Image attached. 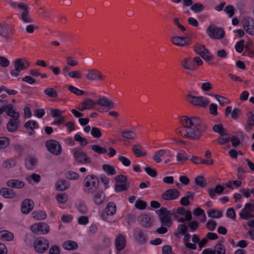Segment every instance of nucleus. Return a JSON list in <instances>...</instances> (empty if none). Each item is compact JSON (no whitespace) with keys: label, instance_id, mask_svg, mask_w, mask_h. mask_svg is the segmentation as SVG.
Segmentation results:
<instances>
[{"label":"nucleus","instance_id":"33","mask_svg":"<svg viewBox=\"0 0 254 254\" xmlns=\"http://www.w3.org/2000/svg\"><path fill=\"white\" fill-rule=\"evenodd\" d=\"M14 235L12 233L7 230L0 231V239L4 241H11L13 240Z\"/></svg>","mask_w":254,"mask_h":254},{"label":"nucleus","instance_id":"40","mask_svg":"<svg viewBox=\"0 0 254 254\" xmlns=\"http://www.w3.org/2000/svg\"><path fill=\"white\" fill-rule=\"evenodd\" d=\"M122 136L127 140H133L136 138V134L132 130H125L122 132Z\"/></svg>","mask_w":254,"mask_h":254},{"label":"nucleus","instance_id":"4","mask_svg":"<svg viewBox=\"0 0 254 254\" xmlns=\"http://www.w3.org/2000/svg\"><path fill=\"white\" fill-rule=\"evenodd\" d=\"M206 32L212 39L220 40L225 36V31L222 28L210 25L207 28Z\"/></svg>","mask_w":254,"mask_h":254},{"label":"nucleus","instance_id":"30","mask_svg":"<svg viewBox=\"0 0 254 254\" xmlns=\"http://www.w3.org/2000/svg\"><path fill=\"white\" fill-rule=\"evenodd\" d=\"M19 119H10L7 124V129L10 132L16 131L18 127Z\"/></svg>","mask_w":254,"mask_h":254},{"label":"nucleus","instance_id":"26","mask_svg":"<svg viewBox=\"0 0 254 254\" xmlns=\"http://www.w3.org/2000/svg\"><path fill=\"white\" fill-rule=\"evenodd\" d=\"M37 160L34 157L28 156L25 159V165L28 170H32L35 168L36 165Z\"/></svg>","mask_w":254,"mask_h":254},{"label":"nucleus","instance_id":"55","mask_svg":"<svg viewBox=\"0 0 254 254\" xmlns=\"http://www.w3.org/2000/svg\"><path fill=\"white\" fill-rule=\"evenodd\" d=\"M240 216L242 219L246 220L253 217L251 212L244 208L240 212Z\"/></svg>","mask_w":254,"mask_h":254},{"label":"nucleus","instance_id":"48","mask_svg":"<svg viewBox=\"0 0 254 254\" xmlns=\"http://www.w3.org/2000/svg\"><path fill=\"white\" fill-rule=\"evenodd\" d=\"M166 152L164 149H161L156 151L153 157V159L156 163H160L161 161V157L163 156Z\"/></svg>","mask_w":254,"mask_h":254},{"label":"nucleus","instance_id":"8","mask_svg":"<svg viewBox=\"0 0 254 254\" xmlns=\"http://www.w3.org/2000/svg\"><path fill=\"white\" fill-rule=\"evenodd\" d=\"M49 246V241L45 238L40 237L36 239L34 241V249L38 253H44L47 250Z\"/></svg>","mask_w":254,"mask_h":254},{"label":"nucleus","instance_id":"27","mask_svg":"<svg viewBox=\"0 0 254 254\" xmlns=\"http://www.w3.org/2000/svg\"><path fill=\"white\" fill-rule=\"evenodd\" d=\"M96 104L101 106L108 107L109 109H112L114 107V104L105 97H102L98 99Z\"/></svg>","mask_w":254,"mask_h":254},{"label":"nucleus","instance_id":"41","mask_svg":"<svg viewBox=\"0 0 254 254\" xmlns=\"http://www.w3.org/2000/svg\"><path fill=\"white\" fill-rule=\"evenodd\" d=\"M103 171L108 176L114 175L116 174V171L114 167L109 164H104L102 166Z\"/></svg>","mask_w":254,"mask_h":254},{"label":"nucleus","instance_id":"2","mask_svg":"<svg viewBox=\"0 0 254 254\" xmlns=\"http://www.w3.org/2000/svg\"><path fill=\"white\" fill-rule=\"evenodd\" d=\"M156 212L159 217L162 225L165 227H170L172 225V217L173 216L175 218H177V215L174 211L172 212L164 207H161L159 210H156Z\"/></svg>","mask_w":254,"mask_h":254},{"label":"nucleus","instance_id":"35","mask_svg":"<svg viewBox=\"0 0 254 254\" xmlns=\"http://www.w3.org/2000/svg\"><path fill=\"white\" fill-rule=\"evenodd\" d=\"M11 31V29L8 25L0 24V35L2 37L6 38Z\"/></svg>","mask_w":254,"mask_h":254},{"label":"nucleus","instance_id":"47","mask_svg":"<svg viewBox=\"0 0 254 254\" xmlns=\"http://www.w3.org/2000/svg\"><path fill=\"white\" fill-rule=\"evenodd\" d=\"M67 89L71 93L77 96L83 95L85 93L83 90L79 89L72 85H68L67 86Z\"/></svg>","mask_w":254,"mask_h":254},{"label":"nucleus","instance_id":"14","mask_svg":"<svg viewBox=\"0 0 254 254\" xmlns=\"http://www.w3.org/2000/svg\"><path fill=\"white\" fill-rule=\"evenodd\" d=\"M127 239L125 235L118 233L115 240L116 250L118 252L122 251L126 246Z\"/></svg>","mask_w":254,"mask_h":254},{"label":"nucleus","instance_id":"7","mask_svg":"<svg viewBox=\"0 0 254 254\" xmlns=\"http://www.w3.org/2000/svg\"><path fill=\"white\" fill-rule=\"evenodd\" d=\"M30 230L36 234L44 235L50 232V228L47 224L44 222H39L31 225Z\"/></svg>","mask_w":254,"mask_h":254},{"label":"nucleus","instance_id":"45","mask_svg":"<svg viewBox=\"0 0 254 254\" xmlns=\"http://www.w3.org/2000/svg\"><path fill=\"white\" fill-rule=\"evenodd\" d=\"M190 9L195 13H198L204 10V6L200 3H195L191 5Z\"/></svg>","mask_w":254,"mask_h":254},{"label":"nucleus","instance_id":"36","mask_svg":"<svg viewBox=\"0 0 254 254\" xmlns=\"http://www.w3.org/2000/svg\"><path fill=\"white\" fill-rule=\"evenodd\" d=\"M6 111V114L11 117V119H19V114L18 112L15 111L12 106H8L6 110L4 108L2 107Z\"/></svg>","mask_w":254,"mask_h":254},{"label":"nucleus","instance_id":"60","mask_svg":"<svg viewBox=\"0 0 254 254\" xmlns=\"http://www.w3.org/2000/svg\"><path fill=\"white\" fill-rule=\"evenodd\" d=\"M206 49L204 45L200 44H196L194 46V51L199 55H201Z\"/></svg>","mask_w":254,"mask_h":254},{"label":"nucleus","instance_id":"43","mask_svg":"<svg viewBox=\"0 0 254 254\" xmlns=\"http://www.w3.org/2000/svg\"><path fill=\"white\" fill-rule=\"evenodd\" d=\"M132 151L137 157L145 156L146 154L141 150V145H134L132 147Z\"/></svg>","mask_w":254,"mask_h":254},{"label":"nucleus","instance_id":"21","mask_svg":"<svg viewBox=\"0 0 254 254\" xmlns=\"http://www.w3.org/2000/svg\"><path fill=\"white\" fill-rule=\"evenodd\" d=\"M140 224L144 227H149L153 223L152 219L147 214H141L138 217Z\"/></svg>","mask_w":254,"mask_h":254},{"label":"nucleus","instance_id":"12","mask_svg":"<svg viewBox=\"0 0 254 254\" xmlns=\"http://www.w3.org/2000/svg\"><path fill=\"white\" fill-rule=\"evenodd\" d=\"M116 204L113 202H109L106 205L105 210L102 212L101 217L104 220H106L108 216H113L116 213Z\"/></svg>","mask_w":254,"mask_h":254},{"label":"nucleus","instance_id":"31","mask_svg":"<svg viewBox=\"0 0 254 254\" xmlns=\"http://www.w3.org/2000/svg\"><path fill=\"white\" fill-rule=\"evenodd\" d=\"M69 187L68 183L64 180H59L55 184V188L58 191H64Z\"/></svg>","mask_w":254,"mask_h":254},{"label":"nucleus","instance_id":"46","mask_svg":"<svg viewBox=\"0 0 254 254\" xmlns=\"http://www.w3.org/2000/svg\"><path fill=\"white\" fill-rule=\"evenodd\" d=\"M90 148L94 152L99 154H105L107 151L106 148L101 147L98 145H92L91 146Z\"/></svg>","mask_w":254,"mask_h":254},{"label":"nucleus","instance_id":"10","mask_svg":"<svg viewBox=\"0 0 254 254\" xmlns=\"http://www.w3.org/2000/svg\"><path fill=\"white\" fill-rule=\"evenodd\" d=\"M73 157L78 163L81 164H89L91 162L90 158L87 156L86 153L80 150H76L73 152Z\"/></svg>","mask_w":254,"mask_h":254},{"label":"nucleus","instance_id":"32","mask_svg":"<svg viewBox=\"0 0 254 254\" xmlns=\"http://www.w3.org/2000/svg\"><path fill=\"white\" fill-rule=\"evenodd\" d=\"M32 217L36 220H43L47 217V214L45 211L43 210H35L32 213Z\"/></svg>","mask_w":254,"mask_h":254},{"label":"nucleus","instance_id":"9","mask_svg":"<svg viewBox=\"0 0 254 254\" xmlns=\"http://www.w3.org/2000/svg\"><path fill=\"white\" fill-rule=\"evenodd\" d=\"M46 146L47 150L54 155H59L62 152V146L60 144L55 140H49L46 141Z\"/></svg>","mask_w":254,"mask_h":254},{"label":"nucleus","instance_id":"61","mask_svg":"<svg viewBox=\"0 0 254 254\" xmlns=\"http://www.w3.org/2000/svg\"><path fill=\"white\" fill-rule=\"evenodd\" d=\"M9 144V139L6 137H0V149L6 148Z\"/></svg>","mask_w":254,"mask_h":254},{"label":"nucleus","instance_id":"24","mask_svg":"<svg viewBox=\"0 0 254 254\" xmlns=\"http://www.w3.org/2000/svg\"><path fill=\"white\" fill-rule=\"evenodd\" d=\"M93 200L95 204H102L105 200V194L102 191H97L94 193Z\"/></svg>","mask_w":254,"mask_h":254},{"label":"nucleus","instance_id":"25","mask_svg":"<svg viewBox=\"0 0 254 254\" xmlns=\"http://www.w3.org/2000/svg\"><path fill=\"white\" fill-rule=\"evenodd\" d=\"M224 190V187L220 185H218L214 189H209L208 190V193L212 199H215L216 198V193L220 194L223 192Z\"/></svg>","mask_w":254,"mask_h":254},{"label":"nucleus","instance_id":"19","mask_svg":"<svg viewBox=\"0 0 254 254\" xmlns=\"http://www.w3.org/2000/svg\"><path fill=\"white\" fill-rule=\"evenodd\" d=\"M104 78V75L96 69H90L87 71L86 78L89 80H101Z\"/></svg>","mask_w":254,"mask_h":254},{"label":"nucleus","instance_id":"63","mask_svg":"<svg viewBox=\"0 0 254 254\" xmlns=\"http://www.w3.org/2000/svg\"><path fill=\"white\" fill-rule=\"evenodd\" d=\"M146 203L140 199H138L135 202V207L138 209L144 210L146 208Z\"/></svg>","mask_w":254,"mask_h":254},{"label":"nucleus","instance_id":"57","mask_svg":"<svg viewBox=\"0 0 254 254\" xmlns=\"http://www.w3.org/2000/svg\"><path fill=\"white\" fill-rule=\"evenodd\" d=\"M128 185L127 183H117L115 186V190L117 192H120L127 190Z\"/></svg>","mask_w":254,"mask_h":254},{"label":"nucleus","instance_id":"34","mask_svg":"<svg viewBox=\"0 0 254 254\" xmlns=\"http://www.w3.org/2000/svg\"><path fill=\"white\" fill-rule=\"evenodd\" d=\"M63 248L66 250L72 251L77 249L78 245L75 242L69 240L64 242Z\"/></svg>","mask_w":254,"mask_h":254},{"label":"nucleus","instance_id":"64","mask_svg":"<svg viewBox=\"0 0 254 254\" xmlns=\"http://www.w3.org/2000/svg\"><path fill=\"white\" fill-rule=\"evenodd\" d=\"M91 134L95 138H99L102 136V133L100 129L96 127L91 128Z\"/></svg>","mask_w":254,"mask_h":254},{"label":"nucleus","instance_id":"13","mask_svg":"<svg viewBox=\"0 0 254 254\" xmlns=\"http://www.w3.org/2000/svg\"><path fill=\"white\" fill-rule=\"evenodd\" d=\"M180 194V191L176 189H169L165 191L161 195V198L164 200H173L177 199Z\"/></svg>","mask_w":254,"mask_h":254},{"label":"nucleus","instance_id":"53","mask_svg":"<svg viewBox=\"0 0 254 254\" xmlns=\"http://www.w3.org/2000/svg\"><path fill=\"white\" fill-rule=\"evenodd\" d=\"M68 76L71 78H76L80 79L82 78V74L79 70H74L71 71L68 74Z\"/></svg>","mask_w":254,"mask_h":254},{"label":"nucleus","instance_id":"62","mask_svg":"<svg viewBox=\"0 0 254 254\" xmlns=\"http://www.w3.org/2000/svg\"><path fill=\"white\" fill-rule=\"evenodd\" d=\"M50 111L52 116L55 118L59 117H63L62 115L64 113V111L55 108H51L50 109Z\"/></svg>","mask_w":254,"mask_h":254},{"label":"nucleus","instance_id":"58","mask_svg":"<svg viewBox=\"0 0 254 254\" xmlns=\"http://www.w3.org/2000/svg\"><path fill=\"white\" fill-rule=\"evenodd\" d=\"M200 56L203 60L208 62L209 64H210L209 62L211 61L213 58V56L207 49H206L205 51H204Z\"/></svg>","mask_w":254,"mask_h":254},{"label":"nucleus","instance_id":"50","mask_svg":"<svg viewBox=\"0 0 254 254\" xmlns=\"http://www.w3.org/2000/svg\"><path fill=\"white\" fill-rule=\"evenodd\" d=\"M16 164V161L14 159H7L2 163V166L6 169L14 167Z\"/></svg>","mask_w":254,"mask_h":254},{"label":"nucleus","instance_id":"17","mask_svg":"<svg viewBox=\"0 0 254 254\" xmlns=\"http://www.w3.org/2000/svg\"><path fill=\"white\" fill-rule=\"evenodd\" d=\"M95 104L96 103L93 100L90 98H86L76 106V108L80 111H83L93 108Z\"/></svg>","mask_w":254,"mask_h":254},{"label":"nucleus","instance_id":"38","mask_svg":"<svg viewBox=\"0 0 254 254\" xmlns=\"http://www.w3.org/2000/svg\"><path fill=\"white\" fill-rule=\"evenodd\" d=\"M216 141L220 145H224L230 141V137L227 132L222 134L218 137Z\"/></svg>","mask_w":254,"mask_h":254},{"label":"nucleus","instance_id":"1","mask_svg":"<svg viewBox=\"0 0 254 254\" xmlns=\"http://www.w3.org/2000/svg\"><path fill=\"white\" fill-rule=\"evenodd\" d=\"M181 124L186 128V133L183 135L182 131L177 129L176 131L180 135L191 139H197L201 133L206 131L207 126L198 117L189 118L183 116L180 119Z\"/></svg>","mask_w":254,"mask_h":254},{"label":"nucleus","instance_id":"56","mask_svg":"<svg viewBox=\"0 0 254 254\" xmlns=\"http://www.w3.org/2000/svg\"><path fill=\"white\" fill-rule=\"evenodd\" d=\"M29 10L22 11L20 15V19L25 23H30L32 21V19L28 15Z\"/></svg>","mask_w":254,"mask_h":254},{"label":"nucleus","instance_id":"59","mask_svg":"<svg viewBox=\"0 0 254 254\" xmlns=\"http://www.w3.org/2000/svg\"><path fill=\"white\" fill-rule=\"evenodd\" d=\"M178 233L175 234L176 237H179V234L185 235L186 234L188 231V227L184 224H180L178 225Z\"/></svg>","mask_w":254,"mask_h":254},{"label":"nucleus","instance_id":"54","mask_svg":"<svg viewBox=\"0 0 254 254\" xmlns=\"http://www.w3.org/2000/svg\"><path fill=\"white\" fill-rule=\"evenodd\" d=\"M212 129L214 132L219 133L220 135L227 132L222 124L214 125Z\"/></svg>","mask_w":254,"mask_h":254},{"label":"nucleus","instance_id":"16","mask_svg":"<svg viewBox=\"0 0 254 254\" xmlns=\"http://www.w3.org/2000/svg\"><path fill=\"white\" fill-rule=\"evenodd\" d=\"M134 240L140 244H144L148 241L147 234L140 230H134L133 231Z\"/></svg>","mask_w":254,"mask_h":254},{"label":"nucleus","instance_id":"20","mask_svg":"<svg viewBox=\"0 0 254 254\" xmlns=\"http://www.w3.org/2000/svg\"><path fill=\"white\" fill-rule=\"evenodd\" d=\"M34 207L33 201L29 198L25 199L21 204V211L23 214H28Z\"/></svg>","mask_w":254,"mask_h":254},{"label":"nucleus","instance_id":"22","mask_svg":"<svg viewBox=\"0 0 254 254\" xmlns=\"http://www.w3.org/2000/svg\"><path fill=\"white\" fill-rule=\"evenodd\" d=\"M6 186L9 188L20 189L24 187L25 183L19 180L12 179L7 181Z\"/></svg>","mask_w":254,"mask_h":254},{"label":"nucleus","instance_id":"49","mask_svg":"<svg viewBox=\"0 0 254 254\" xmlns=\"http://www.w3.org/2000/svg\"><path fill=\"white\" fill-rule=\"evenodd\" d=\"M196 185L201 188H204L206 186V182L204 178L202 176H198L195 178Z\"/></svg>","mask_w":254,"mask_h":254},{"label":"nucleus","instance_id":"18","mask_svg":"<svg viewBox=\"0 0 254 254\" xmlns=\"http://www.w3.org/2000/svg\"><path fill=\"white\" fill-rule=\"evenodd\" d=\"M171 41L174 45L180 47H185L190 44V40L188 37L173 36Z\"/></svg>","mask_w":254,"mask_h":254},{"label":"nucleus","instance_id":"29","mask_svg":"<svg viewBox=\"0 0 254 254\" xmlns=\"http://www.w3.org/2000/svg\"><path fill=\"white\" fill-rule=\"evenodd\" d=\"M182 65L184 68L191 71L196 69L195 65L192 63L190 58L184 59L182 62Z\"/></svg>","mask_w":254,"mask_h":254},{"label":"nucleus","instance_id":"3","mask_svg":"<svg viewBox=\"0 0 254 254\" xmlns=\"http://www.w3.org/2000/svg\"><path fill=\"white\" fill-rule=\"evenodd\" d=\"M99 185L98 178L94 175L87 176L83 181V190L86 193L89 194L94 191Z\"/></svg>","mask_w":254,"mask_h":254},{"label":"nucleus","instance_id":"5","mask_svg":"<svg viewBox=\"0 0 254 254\" xmlns=\"http://www.w3.org/2000/svg\"><path fill=\"white\" fill-rule=\"evenodd\" d=\"M14 69L11 70L10 73L11 76L16 77L19 72L26 69L29 65L28 62L25 59L17 58L14 61Z\"/></svg>","mask_w":254,"mask_h":254},{"label":"nucleus","instance_id":"39","mask_svg":"<svg viewBox=\"0 0 254 254\" xmlns=\"http://www.w3.org/2000/svg\"><path fill=\"white\" fill-rule=\"evenodd\" d=\"M189 159V155L184 150L178 153L176 155L177 161L181 163H183Z\"/></svg>","mask_w":254,"mask_h":254},{"label":"nucleus","instance_id":"51","mask_svg":"<svg viewBox=\"0 0 254 254\" xmlns=\"http://www.w3.org/2000/svg\"><path fill=\"white\" fill-rule=\"evenodd\" d=\"M56 199L58 203L64 204L68 200V196L66 193H59L56 195Z\"/></svg>","mask_w":254,"mask_h":254},{"label":"nucleus","instance_id":"28","mask_svg":"<svg viewBox=\"0 0 254 254\" xmlns=\"http://www.w3.org/2000/svg\"><path fill=\"white\" fill-rule=\"evenodd\" d=\"M24 126L27 129L29 130L28 131L29 135H31L34 129L38 128L39 125L36 121L30 120L26 122Z\"/></svg>","mask_w":254,"mask_h":254},{"label":"nucleus","instance_id":"23","mask_svg":"<svg viewBox=\"0 0 254 254\" xmlns=\"http://www.w3.org/2000/svg\"><path fill=\"white\" fill-rule=\"evenodd\" d=\"M0 194L5 198H12L16 196V192L11 189L2 188L0 190Z\"/></svg>","mask_w":254,"mask_h":254},{"label":"nucleus","instance_id":"11","mask_svg":"<svg viewBox=\"0 0 254 254\" xmlns=\"http://www.w3.org/2000/svg\"><path fill=\"white\" fill-rule=\"evenodd\" d=\"M202 254H226L225 247L221 243H217L213 249L207 248L203 250Z\"/></svg>","mask_w":254,"mask_h":254},{"label":"nucleus","instance_id":"37","mask_svg":"<svg viewBox=\"0 0 254 254\" xmlns=\"http://www.w3.org/2000/svg\"><path fill=\"white\" fill-rule=\"evenodd\" d=\"M184 235V238L183 239V241L186 247L191 250H195L196 249V244L190 243L189 242L190 235L189 234H186Z\"/></svg>","mask_w":254,"mask_h":254},{"label":"nucleus","instance_id":"15","mask_svg":"<svg viewBox=\"0 0 254 254\" xmlns=\"http://www.w3.org/2000/svg\"><path fill=\"white\" fill-rule=\"evenodd\" d=\"M244 30L250 35H254V20L251 17H246L242 20Z\"/></svg>","mask_w":254,"mask_h":254},{"label":"nucleus","instance_id":"42","mask_svg":"<svg viewBox=\"0 0 254 254\" xmlns=\"http://www.w3.org/2000/svg\"><path fill=\"white\" fill-rule=\"evenodd\" d=\"M208 216L212 218H219L222 216V213L219 210L211 209L207 211Z\"/></svg>","mask_w":254,"mask_h":254},{"label":"nucleus","instance_id":"6","mask_svg":"<svg viewBox=\"0 0 254 254\" xmlns=\"http://www.w3.org/2000/svg\"><path fill=\"white\" fill-rule=\"evenodd\" d=\"M187 98L193 105L201 107H206L209 103V100L202 96L196 97L191 94H188L187 96Z\"/></svg>","mask_w":254,"mask_h":254},{"label":"nucleus","instance_id":"52","mask_svg":"<svg viewBox=\"0 0 254 254\" xmlns=\"http://www.w3.org/2000/svg\"><path fill=\"white\" fill-rule=\"evenodd\" d=\"M26 180L29 183H31V180H33L35 183H38L41 180V177L39 175H38L37 174L33 173L31 176H26Z\"/></svg>","mask_w":254,"mask_h":254},{"label":"nucleus","instance_id":"44","mask_svg":"<svg viewBox=\"0 0 254 254\" xmlns=\"http://www.w3.org/2000/svg\"><path fill=\"white\" fill-rule=\"evenodd\" d=\"M44 92L48 97L50 98H57L58 96L57 91L51 87L46 88Z\"/></svg>","mask_w":254,"mask_h":254}]
</instances>
